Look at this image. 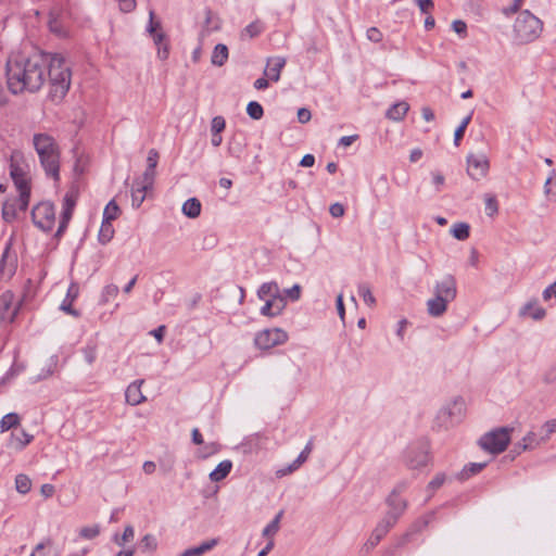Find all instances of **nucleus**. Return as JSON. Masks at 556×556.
I'll return each instance as SVG.
<instances>
[{"mask_svg":"<svg viewBox=\"0 0 556 556\" xmlns=\"http://www.w3.org/2000/svg\"><path fill=\"white\" fill-rule=\"evenodd\" d=\"M400 516L388 511L386 516L381 519V521L376 526L377 529H383V533L387 535V533L390 531L391 528L395 526Z\"/></svg>","mask_w":556,"mask_h":556,"instance_id":"e433bc0d","label":"nucleus"},{"mask_svg":"<svg viewBox=\"0 0 556 556\" xmlns=\"http://www.w3.org/2000/svg\"><path fill=\"white\" fill-rule=\"evenodd\" d=\"M283 510H280L275 518L264 528L262 534L263 536L270 538L279 531L280 528V520L282 518Z\"/></svg>","mask_w":556,"mask_h":556,"instance_id":"72a5a7b5","label":"nucleus"},{"mask_svg":"<svg viewBox=\"0 0 556 556\" xmlns=\"http://www.w3.org/2000/svg\"><path fill=\"white\" fill-rule=\"evenodd\" d=\"M409 109L408 103L402 101L393 104L388 111L386 116L392 121H402Z\"/></svg>","mask_w":556,"mask_h":556,"instance_id":"cd10ccee","label":"nucleus"},{"mask_svg":"<svg viewBox=\"0 0 556 556\" xmlns=\"http://www.w3.org/2000/svg\"><path fill=\"white\" fill-rule=\"evenodd\" d=\"M358 295L363 299V301L369 306L372 307L376 304V299L371 292V289L368 283H361L358 286Z\"/></svg>","mask_w":556,"mask_h":556,"instance_id":"79ce46f5","label":"nucleus"},{"mask_svg":"<svg viewBox=\"0 0 556 556\" xmlns=\"http://www.w3.org/2000/svg\"><path fill=\"white\" fill-rule=\"evenodd\" d=\"M226 127V122L223 116H215L212 119L211 130L212 132L220 134Z\"/></svg>","mask_w":556,"mask_h":556,"instance_id":"4d7b16f0","label":"nucleus"},{"mask_svg":"<svg viewBox=\"0 0 556 556\" xmlns=\"http://www.w3.org/2000/svg\"><path fill=\"white\" fill-rule=\"evenodd\" d=\"M33 435L27 433L25 430L18 432H12L10 439V446L14 450L21 451L33 441Z\"/></svg>","mask_w":556,"mask_h":556,"instance_id":"5701e85b","label":"nucleus"},{"mask_svg":"<svg viewBox=\"0 0 556 556\" xmlns=\"http://www.w3.org/2000/svg\"><path fill=\"white\" fill-rule=\"evenodd\" d=\"M247 113L252 119L258 121L263 117L264 110L258 102L251 101L247 105Z\"/></svg>","mask_w":556,"mask_h":556,"instance_id":"49530a36","label":"nucleus"},{"mask_svg":"<svg viewBox=\"0 0 556 556\" xmlns=\"http://www.w3.org/2000/svg\"><path fill=\"white\" fill-rule=\"evenodd\" d=\"M201 202L197 198H190L182 204V213L189 218H197L201 214Z\"/></svg>","mask_w":556,"mask_h":556,"instance_id":"c756f323","label":"nucleus"},{"mask_svg":"<svg viewBox=\"0 0 556 556\" xmlns=\"http://www.w3.org/2000/svg\"><path fill=\"white\" fill-rule=\"evenodd\" d=\"M544 441L545 440H542V438L539 439L534 432L530 431L522 438L520 442L515 444L513 451L516 452L517 454H520L521 452L535 448L541 444V442Z\"/></svg>","mask_w":556,"mask_h":556,"instance_id":"aec40b11","label":"nucleus"},{"mask_svg":"<svg viewBox=\"0 0 556 556\" xmlns=\"http://www.w3.org/2000/svg\"><path fill=\"white\" fill-rule=\"evenodd\" d=\"M119 5V10L124 13L132 12L136 9V0H116Z\"/></svg>","mask_w":556,"mask_h":556,"instance_id":"680f3d73","label":"nucleus"},{"mask_svg":"<svg viewBox=\"0 0 556 556\" xmlns=\"http://www.w3.org/2000/svg\"><path fill=\"white\" fill-rule=\"evenodd\" d=\"M218 544V539H211L202 542L198 546L190 547L178 556H203Z\"/></svg>","mask_w":556,"mask_h":556,"instance_id":"4be33fe9","label":"nucleus"},{"mask_svg":"<svg viewBox=\"0 0 556 556\" xmlns=\"http://www.w3.org/2000/svg\"><path fill=\"white\" fill-rule=\"evenodd\" d=\"M159 161V152L155 149H151L147 157V167L156 168Z\"/></svg>","mask_w":556,"mask_h":556,"instance_id":"69168bd1","label":"nucleus"},{"mask_svg":"<svg viewBox=\"0 0 556 556\" xmlns=\"http://www.w3.org/2000/svg\"><path fill=\"white\" fill-rule=\"evenodd\" d=\"M30 556H59L50 540L39 543Z\"/></svg>","mask_w":556,"mask_h":556,"instance_id":"473e14b6","label":"nucleus"},{"mask_svg":"<svg viewBox=\"0 0 556 556\" xmlns=\"http://www.w3.org/2000/svg\"><path fill=\"white\" fill-rule=\"evenodd\" d=\"M452 28L455 33H457L462 37L467 36V25L465 22L460 20H456L452 23Z\"/></svg>","mask_w":556,"mask_h":556,"instance_id":"e2e57ef3","label":"nucleus"},{"mask_svg":"<svg viewBox=\"0 0 556 556\" xmlns=\"http://www.w3.org/2000/svg\"><path fill=\"white\" fill-rule=\"evenodd\" d=\"M81 353H83L85 362L89 366H91L96 362L97 355H98V345H97V343H94V342L87 343L81 349Z\"/></svg>","mask_w":556,"mask_h":556,"instance_id":"c9c22d12","label":"nucleus"},{"mask_svg":"<svg viewBox=\"0 0 556 556\" xmlns=\"http://www.w3.org/2000/svg\"><path fill=\"white\" fill-rule=\"evenodd\" d=\"M405 488V483L397 484L387 498V504L390 507L389 511L400 517L404 514L407 507V502L400 496Z\"/></svg>","mask_w":556,"mask_h":556,"instance_id":"4468645a","label":"nucleus"},{"mask_svg":"<svg viewBox=\"0 0 556 556\" xmlns=\"http://www.w3.org/2000/svg\"><path fill=\"white\" fill-rule=\"evenodd\" d=\"M451 232L457 240H466L470 235V226L467 223H456L453 225Z\"/></svg>","mask_w":556,"mask_h":556,"instance_id":"4c0bfd02","label":"nucleus"},{"mask_svg":"<svg viewBox=\"0 0 556 556\" xmlns=\"http://www.w3.org/2000/svg\"><path fill=\"white\" fill-rule=\"evenodd\" d=\"M31 218L35 226L40 230L45 232L51 231L55 224L54 205L49 201L38 203L33 207Z\"/></svg>","mask_w":556,"mask_h":556,"instance_id":"6e6552de","label":"nucleus"},{"mask_svg":"<svg viewBox=\"0 0 556 556\" xmlns=\"http://www.w3.org/2000/svg\"><path fill=\"white\" fill-rule=\"evenodd\" d=\"M264 29V23L260 20H255L241 30L240 36L242 39H252L261 35Z\"/></svg>","mask_w":556,"mask_h":556,"instance_id":"bb28decb","label":"nucleus"},{"mask_svg":"<svg viewBox=\"0 0 556 556\" xmlns=\"http://www.w3.org/2000/svg\"><path fill=\"white\" fill-rule=\"evenodd\" d=\"M154 17H155L154 11L150 10L149 11V23H148V26H147V31L150 35H154L156 33H160L159 30L161 29V22L160 21H155Z\"/></svg>","mask_w":556,"mask_h":556,"instance_id":"603ef678","label":"nucleus"},{"mask_svg":"<svg viewBox=\"0 0 556 556\" xmlns=\"http://www.w3.org/2000/svg\"><path fill=\"white\" fill-rule=\"evenodd\" d=\"M157 547V542L154 535L146 534L140 542V548L143 552H154Z\"/></svg>","mask_w":556,"mask_h":556,"instance_id":"8fccbe9b","label":"nucleus"},{"mask_svg":"<svg viewBox=\"0 0 556 556\" xmlns=\"http://www.w3.org/2000/svg\"><path fill=\"white\" fill-rule=\"evenodd\" d=\"M100 534V528L98 525L91 527H84L79 530V536L86 540H92Z\"/></svg>","mask_w":556,"mask_h":556,"instance_id":"3c124183","label":"nucleus"},{"mask_svg":"<svg viewBox=\"0 0 556 556\" xmlns=\"http://www.w3.org/2000/svg\"><path fill=\"white\" fill-rule=\"evenodd\" d=\"M143 382L144 380L142 379L136 380L127 387L125 391V397L128 404L136 406L146 401V396L142 394L141 391Z\"/></svg>","mask_w":556,"mask_h":556,"instance_id":"a211bd4d","label":"nucleus"},{"mask_svg":"<svg viewBox=\"0 0 556 556\" xmlns=\"http://www.w3.org/2000/svg\"><path fill=\"white\" fill-rule=\"evenodd\" d=\"M546 311L538 304V300L527 302L520 309V316H529L534 320H541L545 317Z\"/></svg>","mask_w":556,"mask_h":556,"instance_id":"6ab92c4d","label":"nucleus"},{"mask_svg":"<svg viewBox=\"0 0 556 556\" xmlns=\"http://www.w3.org/2000/svg\"><path fill=\"white\" fill-rule=\"evenodd\" d=\"M432 516L431 515H428V516H422L420 518H418L412 526L410 528L407 530V532H405L397 541L396 543V547H402L404 546L406 543H408L410 541V538L414 535V534H417L421 531H424L430 520H431Z\"/></svg>","mask_w":556,"mask_h":556,"instance_id":"2eb2a0df","label":"nucleus"},{"mask_svg":"<svg viewBox=\"0 0 556 556\" xmlns=\"http://www.w3.org/2000/svg\"><path fill=\"white\" fill-rule=\"evenodd\" d=\"M155 46L157 47V56L161 60H166L169 54V45L166 40V35L163 31L151 35Z\"/></svg>","mask_w":556,"mask_h":556,"instance_id":"393cba45","label":"nucleus"},{"mask_svg":"<svg viewBox=\"0 0 556 556\" xmlns=\"http://www.w3.org/2000/svg\"><path fill=\"white\" fill-rule=\"evenodd\" d=\"M366 37L371 42H380L383 38L382 33L377 27H370L366 31Z\"/></svg>","mask_w":556,"mask_h":556,"instance_id":"bf43d9fd","label":"nucleus"},{"mask_svg":"<svg viewBox=\"0 0 556 556\" xmlns=\"http://www.w3.org/2000/svg\"><path fill=\"white\" fill-rule=\"evenodd\" d=\"M281 295L279 286L274 281L264 282L257 290V296L263 301Z\"/></svg>","mask_w":556,"mask_h":556,"instance_id":"b1692460","label":"nucleus"},{"mask_svg":"<svg viewBox=\"0 0 556 556\" xmlns=\"http://www.w3.org/2000/svg\"><path fill=\"white\" fill-rule=\"evenodd\" d=\"M77 193L71 190L65 193L62 204V214L59 222V227L55 237H61L67 228V225L73 216V211L76 205Z\"/></svg>","mask_w":556,"mask_h":556,"instance_id":"9b49d317","label":"nucleus"},{"mask_svg":"<svg viewBox=\"0 0 556 556\" xmlns=\"http://www.w3.org/2000/svg\"><path fill=\"white\" fill-rule=\"evenodd\" d=\"M118 287L116 285H108L103 288L102 294H101V302L103 304L110 302L112 299L116 298L118 294Z\"/></svg>","mask_w":556,"mask_h":556,"instance_id":"09e8293b","label":"nucleus"},{"mask_svg":"<svg viewBox=\"0 0 556 556\" xmlns=\"http://www.w3.org/2000/svg\"><path fill=\"white\" fill-rule=\"evenodd\" d=\"M456 294V280L452 275H446L440 281L435 282L434 295L441 296L445 301L452 302L455 300Z\"/></svg>","mask_w":556,"mask_h":556,"instance_id":"ddd939ff","label":"nucleus"},{"mask_svg":"<svg viewBox=\"0 0 556 556\" xmlns=\"http://www.w3.org/2000/svg\"><path fill=\"white\" fill-rule=\"evenodd\" d=\"M467 173L475 180L481 179L488 173L489 161L484 155L470 154L467 157Z\"/></svg>","mask_w":556,"mask_h":556,"instance_id":"f8f14e48","label":"nucleus"},{"mask_svg":"<svg viewBox=\"0 0 556 556\" xmlns=\"http://www.w3.org/2000/svg\"><path fill=\"white\" fill-rule=\"evenodd\" d=\"M16 491L21 494H27L31 489V481L28 476L20 473L15 478Z\"/></svg>","mask_w":556,"mask_h":556,"instance_id":"37998d69","label":"nucleus"},{"mask_svg":"<svg viewBox=\"0 0 556 556\" xmlns=\"http://www.w3.org/2000/svg\"><path fill=\"white\" fill-rule=\"evenodd\" d=\"M543 300L544 301H548L551 300L553 296L556 299V281L554 283H552L551 286H548L544 291H543Z\"/></svg>","mask_w":556,"mask_h":556,"instance_id":"774afa93","label":"nucleus"},{"mask_svg":"<svg viewBox=\"0 0 556 556\" xmlns=\"http://www.w3.org/2000/svg\"><path fill=\"white\" fill-rule=\"evenodd\" d=\"M149 190H150L149 188L141 186L134 181L132 187H131V205H132V207H135V208L140 207V205L143 203L147 192Z\"/></svg>","mask_w":556,"mask_h":556,"instance_id":"c85d7f7f","label":"nucleus"},{"mask_svg":"<svg viewBox=\"0 0 556 556\" xmlns=\"http://www.w3.org/2000/svg\"><path fill=\"white\" fill-rule=\"evenodd\" d=\"M48 55L47 77L51 84L50 94L53 99H62L71 86V70L61 54L48 53Z\"/></svg>","mask_w":556,"mask_h":556,"instance_id":"20e7f679","label":"nucleus"},{"mask_svg":"<svg viewBox=\"0 0 556 556\" xmlns=\"http://www.w3.org/2000/svg\"><path fill=\"white\" fill-rule=\"evenodd\" d=\"M448 303L443 298L434 295V298L427 301L428 314L432 317L442 316L446 312Z\"/></svg>","mask_w":556,"mask_h":556,"instance_id":"412c9836","label":"nucleus"},{"mask_svg":"<svg viewBox=\"0 0 556 556\" xmlns=\"http://www.w3.org/2000/svg\"><path fill=\"white\" fill-rule=\"evenodd\" d=\"M10 176L18 192V198L8 200L2 206V216L5 222H13L17 217V212H25L30 199V177L28 165L24 153L20 150H13L10 156Z\"/></svg>","mask_w":556,"mask_h":556,"instance_id":"f03ea898","label":"nucleus"},{"mask_svg":"<svg viewBox=\"0 0 556 556\" xmlns=\"http://www.w3.org/2000/svg\"><path fill=\"white\" fill-rule=\"evenodd\" d=\"M33 147L47 177L55 182L60 180L61 150L55 139L46 132L33 136Z\"/></svg>","mask_w":556,"mask_h":556,"instance_id":"7ed1b4c3","label":"nucleus"},{"mask_svg":"<svg viewBox=\"0 0 556 556\" xmlns=\"http://www.w3.org/2000/svg\"><path fill=\"white\" fill-rule=\"evenodd\" d=\"M471 117H472V113H470L469 115H467L463 121L462 123L459 124V126L456 128L455 132H454V144L456 147L459 146V142L462 140V138L464 137V134L466 131V128L467 126L469 125L470 121H471Z\"/></svg>","mask_w":556,"mask_h":556,"instance_id":"de8ad7c7","label":"nucleus"},{"mask_svg":"<svg viewBox=\"0 0 556 556\" xmlns=\"http://www.w3.org/2000/svg\"><path fill=\"white\" fill-rule=\"evenodd\" d=\"M232 463L228 459L220 462L216 468L210 473V479L213 482H218L225 479L231 471Z\"/></svg>","mask_w":556,"mask_h":556,"instance_id":"a878e982","label":"nucleus"},{"mask_svg":"<svg viewBox=\"0 0 556 556\" xmlns=\"http://www.w3.org/2000/svg\"><path fill=\"white\" fill-rule=\"evenodd\" d=\"M485 211L489 216H493L498 211V205L495 197L486 195L485 198Z\"/></svg>","mask_w":556,"mask_h":556,"instance_id":"864d4df0","label":"nucleus"},{"mask_svg":"<svg viewBox=\"0 0 556 556\" xmlns=\"http://www.w3.org/2000/svg\"><path fill=\"white\" fill-rule=\"evenodd\" d=\"M155 177V168L147 167L142 176L135 180V182L149 188L150 190L153 187Z\"/></svg>","mask_w":556,"mask_h":556,"instance_id":"a18cd8bd","label":"nucleus"},{"mask_svg":"<svg viewBox=\"0 0 556 556\" xmlns=\"http://www.w3.org/2000/svg\"><path fill=\"white\" fill-rule=\"evenodd\" d=\"M329 212L332 217L338 218V217H342L344 215L345 210L341 203L337 202V203H333L330 205Z\"/></svg>","mask_w":556,"mask_h":556,"instance_id":"338daca9","label":"nucleus"},{"mask_svg":"<svg viewBox=\"0 0 556 556\" xmlns=\"http://www.w3.org/2000/svg\"><path fill=\"white\" fill-rule=\"evenodd\" d=\"M288 341V333L281 328L264 329L254 338V344L260 350H269Z\"/></svg>","mask_w":556,"mask_h":556,"instance_id":"1a4fd4ad","label":"nucleus"},{"mask_svg":"<svg viewBox=\"0 0 556 556\" xmlns=\"http://www.w3.org/2000/svg\"><path fill=\"white\" fill-rule=\"evenodd\" d=\"M228 60V48L226 45L218 43L212 53V63L216 66H223Z\"/></svg>","mask_w":556,"mask_h":556,"instance_id":"7c9ffc66","label":"nucleus"},{"mask_svg":"<svg viewBox=\"0 0 556 556\" xmlns=\"http://www.w3.org/2000/svg\"><path fill=\"white\" fill-rule=\"evenodd\" d=\"M135 536L134 527L128 525L125 527L122 535L115 533L112 538L113 542L118 546H124L127 542L131 541Z\"/></svg>","mask_w":556,"mask_h":556,"instance_id":"ea45409f","label":"nucleus"},{"mask_svg":"<svg viewBox=\"0 0 556 556\" xmlns=\"http://www.w3.org/2000/svg\"><path fill=\"white\" fill-rule=\"evenodd\" d=\"M286 62V58L283 56L269 58L267 60V66L264 71V75L275 83L278 81Z\"/></svg>","mask_w":556,"mask_h":556,"instance_id":"f3484780","label":"nucleus"},{"mask_svg":"<svg viewBox=\"0 0 556 556\" xmlns=\"http://www.w3.org/2000/svg\"><path fill=\"white\" fill-rule=\"evenodd\" d=\"M445 475L440 472L434 476V478L429 482L428 489L431 491L438 490L445 482Z\"/></svg>","mask_w":556,"mask_h":556,"instance_id":"052dcab7","label":"nucleus"},{"mask_svg":"<svg viewBox=\"0 0 556 556\" xmlns=\"http://www.w3.org/2000/svg\"><path fill=\"white\" fill-rule=\"evenodd\" d=\"M384 536H386V534L383 533V529L375 528L374 531L371 532L370 536L364 544L363 548L366 551V553L370 552L375 546H377L379 544V542Z\"/></svg>","mask_w":556,"mask_h":556,"instance_id":"58836bf2","label":"nucleus"},{"mask_svg":"<svg viewBox=\"0 0 556 556\" xmlns=\"http://www.w3.org/2000/svg\"><path fill=\"white\" fill-rule=\"evenodd\" d=\"M21 418L16 413H9L0 420V432H5L20 425Z\"/></svg>","mask_w":556,"mask_h":556,"instance_id":"2f4dec72","label":"nucleus"},{"mask_svg":"<svg viewBox=\"0 0 556 556\" xmlns=\"http://www.w3.org/2000/svg\"><path fill=\"white\" fill-rule=\"evenodd\" d=\"M119 215V207L114 200H111L103 211V222L115 220Z\"/></svg>","mask_w":556,"mask_h":556,"instance_id":"c03bdc74","label":"nucleus"},{"mask_svg":"<svg viewBox=\"0 0 556 556\" xmlns=\"http://www.w3.org/2000/svg\"><path fill=\"white\" fill-rule=\"evenodd\" d=\"M523 1L525 0H514L511 5L503 8L502 13L507 17L511 16L513 14L517 13L520 10L521 5L523 4Z\"/></svg>","mask_w":556,"mask_h":556,"instance_id":"13d9d810","label":"nucleus"},{"mask_svg":"<svg viewBox=\"0 0 556 556\" xmlns=\"http://www.w3.org/2000/svg\"><path fill=\"white\" fill-rule=\"evenodd\" d=\"M513 430L510 427L493 429L480 438L479 445L492 454H500L508 446Z\"/></svg>","mask_w":556,"mask_h":556,"instance_id":"423d86ee","label":"nucleus"},{"mask_svg":"<svg viewBox=\"0 0 556 556\" xmlns=\"http://www.w3.org/2000/svg\"><path fill=\"white\" fill-rule=\"evenodd\" d=\"M545 194L556 198V175L548 177L544 186Z\"/></svg>","mask_w":556,"mask_h":556,"instance_id":"5fc2aeb1","label":"nucleus"},{"mask_svg":"<svg viewBox=\"0 0 556 556\" xmlns=\"http://www.w3.org/2000/svg\"><path fill=\"white\" fill-rule=\"evenodd\" d=\"M542 430L544 431V435H542V440H548L553 433H556V419L547 420L543 426Z\"/></svg>","mask_w":556,"mask_h":556,"instance_id":"6e6d98bb","label":"nucleus"},{"mask_svg":"<svg viewBox=\"0 0 556 556\" xmlns=\"http://www.w3.org/2000/svg\"><path fill=\"white\" fill-rule=\"evenodd\" d=\"M286 296H288L292 301H296L301 295V287L299 285H294L293 287L285 290Z\"/></svg>","mask_w":556,"mask_h":556,"instance_id":"0e129e2a","label":"nucleus"},{"mask_svg":"<svg viewBox=\"0 0 556 556\" xmlns=\"http://www.w3.org/2000/svg\"><path fill=\"white\" fill-rule=\"evenodd\" d=\"M429 450V444L426 441L410 444L405 451V465L412 470L427 466L430 462Z\"/></svg>","mask_w":556,"mask_h":556,"instance_id":"0eeeda50","label":"nucleus"},{"mask_svg":"<svg viewBox=\"0 0 556 556\" xmlns=\"http://www.w3.org/2000/svg\"><path fill=\"white\" fill-rule=\"evenodd\" d=\"M20 308V303L15 302L12 291L7 290L0 295V325L14 320Z\"/></svg>","mask_w":556,"mask_h":556,"instance_id":"9d476101","label":"nucleus"},{"mask_svg":"<svg viewBox=\"0 0 556 556\" xmlns=\"http://www.w3.org/2000/svg\"><path fill=\"white\" fill-rule=\"evenodd\" d=\"M265 304L261 308L263 316L275 317L281 314L287 305L286 296H276L264 301Z\"/></svg>","mask_w":556,"mask_h":556,"instance_id":"dca6fc26","label":"nucleus"},{"mask_svg":"<svg viewBox=\"0 0 556 556\" xmlns=\"http://www.w3.org/2000/svg\"><path fill=\"white\" fill-rule=\"evenodd\" d=\"M543 28V23L529 10L521 11L514 24V33L521 43L535 40Z\"/></svg>","mask_w":556,"mask_h":556,"instance_id":"39448f33","label":"nucleus"},{"mask_svg":"<svg viewBox=\"0 0 556 556\" xmlns=\"http://www.w3.org/2000/svg\"><path fill=\"white\" fill-rule=\"evenodd\" d=\"M113 236H114V228L112 226V223L102 220L100 231L98 235V239H99L100 243H102V244L109 243L112 240Z\"/></svg>","mask_w":556,"mask_h":556,"instance_id":"f704fd0d","label":"nucleus"},{"mask_svg":"<svg viewBox=\"0 0 556 556\" xmlns=\"http://www.w3.org/2000/svg\"><path fill=\"white\" fill-rule=\"evenodd\" d=\"M485 463H471L468 466H465L459 473V479H469L473 475L479 473L485 467Z\"/></svg>","mask_w":556,"mask_h":556,"instance_id":"a19ab883","label":"nucleus"},{"mask_svg":"<svg viewBox=\"0 0 556 556\" xmlns=\"http://www.w3.org/2000/svg\"><path fill=\"white\" fill-rule=\"evenodd\" d=\"M48 65L49 55L46 52L11 53L5 64L8 89L13 94L40 90L47 80Z\"/></svg>","mask_w":556,"mask_h":556,"instance_id":"f257e3e1","label":"nucleus"}]
</instances>
